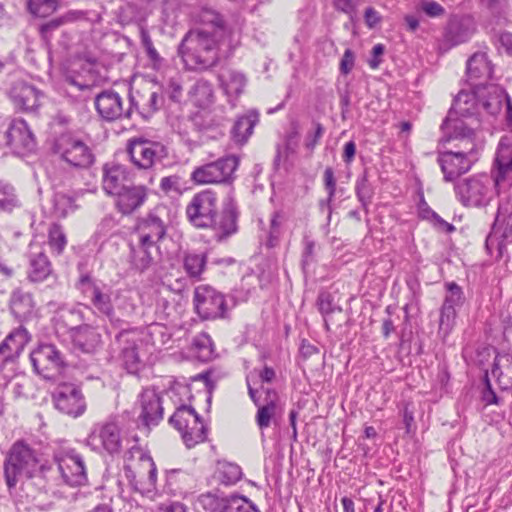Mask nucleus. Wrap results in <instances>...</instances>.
<instances>
[{
  "label": "nucleus",
  "mask_w": 512,
  "mask_h": 512,
  "mask_svg": "<svg viewBox=\"0 0 512 512\" xmlns=\"http://www.w3.org/2000/svg\"><path fill=\"white\" fill-rule=\"evenodd\" d=\"M201 27L190 29L177 48L184 68L204 72L215 67L222 55L227 56L234 44L232 31L223 16L210 7H202L196 15Z\"/></svg>",
  "instance_id": "obj_1"
},
{
  "label": "nucleus",
  "mask_w": 512,
  "mask_h": 512,
  "mask_svg": "<svg viewBox=\"0 0 512 512\" xmlns=\"http://www.w3.org/2000/svg\"><path fill=\"white\" fill-rule=\"evenodd\" d=\"M512 186V138L500 139L491 175L479 174L454 184L457 199L466 207H485L495 195L507 192Z\"/></svg>",
  "instance_id": "obj_2"
},
{
  "label": "nucleus",
  "mask_w": 512,
  "mask_h": 512,
  "mask_svg": "<svg viewBox=\"0 0 512 512\" xmlns=\"http://www.w3.org/2000/svg\"><path fill=\"white\" fill-rule=\"evenodd\" d=\"M53 467L43 462L40 454L24 440L15 441L3 462V475L10 494L17 485L27 498L35 499L38 493L46 492L52 482Z\"/></svg>",
  "instance_id": "obj_3"
},
{
  "label": "nucleus",
  "mask_w": 512,
  "mask_h": 512,
  "mask_svg": "<svg viewBox=\"0 0 512 512\" xmlns=\"http://www.w3.org/2000/svg\"><path fill=\"white\" fill-rule=\"evenodd\" d=\"M188 221L196 228H210L214 238L221 242L238 231L239 211L236 203L229 200L218 213V196L211 189L196 193L186 206Z\"/></svg>",
  "instance_id": "obj_4"
},
{
  "label": "nucleus",
  "mask_w": 512,
  "mask_h": 512,
  "mask_svg": "<svg viewBox=\"0 0 512 512\" xmlns=\"http://www.w3.org/2000/svg\"><path fill=\"white\" fill-rule=\"evenodd\" d=\"M474 85L476 89L473 92L461 91L458 93L449 113H452V118L463 119L476 130L480 125V120L474 116L481 114V111L490 117L498 116L508 93L503 87L496 84Z\"/></svg>",
  "instance_id": "obj_5"
},
{
  "label": "nucleus",
  "mask_w": 512,
  "mask_h": 512,
  "mask_svg": "<svg viewBox=\"0 0 512 512\" xmlns=\"http://www.w3.org/2000/svg\"><path fill=\"white\" fill-rule=\"evenodd\" d=\"M445 126L452 129V138H467V150H447L438 152L437 163L443 173L445 182L456 183V180L470 171L473 164L478 160L477 145L475 143V128L466 123L463 119L452 118L449 113L445 119Z\"/></svg>",
  "instance_id": "obj_6"
},
{
  "label": "nucleus",
  "mask_w": 512,
  "mask_h": 512,
  "mask_svg": "<svg viewBox=\"0 0 512 512\" xmlns=\"http://www.w3.org/2000/svg\"><path fill=\"white\" fill-rule=\"evenodd\" d=\"M79 284L83 287V293L89 297L95 310L105 316L112 326L122 328L126 322L125 318L134 313L135 305L126 298L120 299L121 303L116 305V311L114 301L119 299L118 296L108 285L94 281L90 274L81 275Z\"/></svg>",
  "instance_id": "obj_7"
},
{
  "label": "nucleus",
  "mask_w": 512,
  "mask_h": 512,
  "mask_svg": "<svg viewBox=\"0 0 512 512\" xmlns=\"http://www.w3.org/2000/svg\"><path fill=\"white\" fill-rule=\"evenodd\" d=\"M169 423L181 433L183 442L189 449L207 439V426L192 406H179L169 418Z\"/></svg>",
  "instance_id": "obj_8"
},
{
  "label": "nucleus",
  "mask_w": 512,
  "mask_h": 512,
  "mask_svg": "<svg viewBox=\"0 0 512 512\" xmlns=\"http://www.w3.org/2000/svg\"><path fill=\"white\" fill-rule=\"evenodd\" d=\"M52 150L54 154L73 167L88 168L94 162V154L90 147L71 133H62L57 136Z\"/></svg>",
  "instance_id": "obj_9"
},
{
  "label": "nucleus",
  "mask_w": 512,
  "mask_h": 512,
  "mask_svg": "<svg viewBox=\"0 0 512 512\" xmlns=\"http://www.w3.org/2000/svg\"><path fill=\"white\" fill-rule=\"evenodd\" d=\"M52 457L63 483L69 486H81L87 482L84 459L75 449L58 447L53 450Z\"/></svg>",
  "instance_id": "obj_10"
},
{
  "label": "nucleus",
  "mask_w": 512,
  "mask_h": 512,
  "mask_svg": "<svg viewBox=\"0 0 512 512\" xmlns=\"http://www.w3.org/2000/svg\"><path fill=\"white\" fill-rule=\"evenodd\" d=\"M126 150L132 164L143 170L151 169L168 156L165 145L143 137L129 139Z\"/></svg>",
  "instance_id": "obj_11"
},
{
  "label": "nucleus",
  "mask_w": 512,
  "mask_h": 512,
  "mask_svg": "<svg viewBox=\"0 0 512 512\" xmlns=\"http://www.w3.org/2000/svg\"><path fill=\"white\" fill-rule=\"evenodd\" d=\"M445 294L443 303L440 307V316L438 323V336L445 341L451 334L458 316V310L465 304L466 297L461 286L456 282H446L444 284Z\"/></svg>",
  "instance_id": "obj_12"
},
{
  "label": "nucleus",
  "mask_w": 512,
  "mask_h": 512,
  "mask_svg": "<svg viewBox=\"0 0 512 512\" xmlns=\"http://www.w3.org/2000/svg\"><path fill=\"white\" fill-rule=\"evenodd\" d=\"M238 165V157L227 155L196 167L191 173V180L196 184L230 183Z\"/></svg>",
  "instance_id": "obj_13"
},
{
  "label": "nucleus",
  "mask_w": 512,
  "mask_h": 512,
  "mask_svg": "<svg viewBox=\"0 0 512 512\" xmlns=\"http://www.w3.org/2000/svg\"><path fill=\"white\" fill-rule=\"evenodd\" d=\"M248 395L254 405L258 408L255 415L257 426L264 430L271 425L272 419L276 416L280 404V396L273 388L260 386L254 388L251 385L250 375L246 376Z\"/></svg>",
  "instance_id": "obj_14"
},
{
  "label": "nucleus",
  "mask_w": 512,
  "mask_h": 512,
  "mask_svg": "<svg viewBox=\"0 0 512 512\" xmlns=\"http://www.w3.org/2000/svg\"><path fill=\"white\" fill-rule=\"evenodd\" d=\"M195 312L202 320L225 318L227 303L224 294L208 285H200L194 290Z\"/></svg>",
  "instance_id": "obj_15"
},
{
  "label": "nucleus",
  "mask_w": 512,
  "mask_h": 512,
  "mask_svg": "<svg viewBox=\"0 0 512 512\" xmlns=\"http://www.w3.org/2000/svg\"><path fill=\"white\" fill-rule=\"evenodd\" d=\"M87 445L94 451L106 452L114 456L122 450L121 430L115 421L96 424L86 439Z\"/></svg>",
  "instance_id": "obj_16"
},
{
  "label": "nucleus",
  "mask_w": 512,
  "mask_h": 512,
  "mask_svg": "<svg viewBox=\"0 0 512 512\" xmlns=\"http://www.w3.org/2000/svg\"><path fill=\"white\" fill-rule=\"evenodd\" d=\"M34 370L46 379L54 378L66 366L63 353L53 344L39 345L31 354Z\"/></svg>",
  "instance_id": "obj_17"
},
{
  "label": "nucleus",
  "mask_w": 512,
  "mask_h": 512,
  "mask_svg": "<svg viewBox=\"0 0 512 512\" xmlns=\"http://www.w3.org/2000/svg\"><path fill=\"white\" fill-rule=\"evenodd\" d=\"M54 406L71 417H79L86 410L85 398L81 389L72 383L59 384L52 393Z\"/></svg>",
  "instance_id": "obj_18"
},
{
  "label": "nucleus",
  "mask_w": 512,
  "mask_h": 512,
  "mask_svg": "<svg viewBox=\"0 0 512 512\" xmlns=\"http://www.w3.org/2000/svg\"><path fill=\"white\" fill-rule=\"evenodd\" d=\"M95 108L99 116L107 122L130 119L132 107L130 101L124 106L122 97L114 90H104L95 97Z\"/></svg>",
  "instance_id": "obj_19"
},
{
  "label": "nucleus",
  "mask_w": 512,
  "mask_h": 512,
  "mask_svg": "<svg viewBox=\"0 0 512 512\" xmlns=\"http://www.w3.org/2000/svg\"><path fill=\"white\" fill-rule=\"evenodd\" d=\"M6 145L18 156H25L36 149V139L22 119H14L9 123L5 132Z\"/></svg>",
  "instance_id": "obj_20"
},
{
  "label": "nucleus",
  "mask_w": 512,
  "mask_h": 512,
  "mask_svg": "<svg viewBox=\"0 0 512 512\" xmlns=\"http://www.w3.org/2000/svg\"><path fill=\"white\" fill-rule=\"evenodd\" d=\"M141 423L150 428L156 426L163 419V406L161 397L154 388H145L139 396Z\"/></svg>",
  "instance_id": "obj_21"
},
{
  "label": "nucleus",
  "mask_w": 512,
  "mask_h": 512,
  "mask_svg": "<svg viewBox=\"0 0 512 512\" xmlns=\"http://www.w3.org/2000/svg\"><path fill=\"white\" fill-rule=\"evenodd\" d=\"M201 502L205 507L218 512H259L255 505L247 498L238 495L217 497L212 494L203 495Z\"/></svg>",
  "instance_id": "obj_22"
},
{
  "label": "nucleus",
  "mask_w": 512,
  "mask_h": 512,
  "mask_svg": "<svg viewBox=\"0 0 512 512\" xmlns=\"http://www.w3.org/2000/svg\"><path fill=\"white\" fill-rule=\"evenodd\" d=\"M164 207H156L138 224L139 239L143 243L157 244L166 234V225L162 219Z\"/></svg>",
  "instance_id": "obj_23"
},
{
  "label": "nucleus",
  "mask_w": 512,
  "mask_h": 512,
  "mask_svg": "<svg viewBox=\"0 0 512 512\" xmlns=\"http://www.w3.org/2000/svg\"><path fill=\"white\" fill-rule=\"evenodd\" d=\"M475 31L476 23L472 16H454L445 28L444 40L451 46H456L468 41Z\"/></svg>",
  "instance_id": "obj_24"
},
{
  "label": "nucleus",
  "mask_w": 512,
  "mask_h": 512,
  "mask_svg": "<svg viewBox=\"0 0 512 512\" xmlns=\"http://www.w3.org/2000/svg\"><path fill=\"white\" fill-rule=\"evenodd\" d=\"M31 336L24 327L13 330L0 344V368L14 362L29 342Z\"/></svg>",
  "instance_id": "obj_25"
},
{
  "label": "nucleus",
  "mask_w": 512,
  "mask_h": 512,
  "mask_svg": "<svg viewBox=\"0 0 512 512\" xmlns=\"http://www.w3.org/2000/svg\"><path fill=\"white\" fill-rule=\"evenodd\" d=\"M115 205L123 215L132 214L139 209L147 199V188L143 185L130 183L116 195Z\"/></svg>",
  "instance_id": "obj_26"
},
{
  "label": "nucleus",
  "mask_w": 512,
  "mask_h": 512,
  "mask_svg": "<svg viewBox=\"0 0 512 512\" xmlns=\"http://www.w3.org/2000/svg\"><path fill=\"white\" fill-rule=\"evenodd\" d=\"M9 95L13 103L23 111H35L40 106L42 93L25 81H16Z\"/></svg>",
  "instance_id": "obj_27"
},
{
  "label": "nucleus",
  "mask_w": 512,
  "mask_h": 512,
  "mask_svg": "<svg viewBox=\"0 0 512 512\" xmlns=\"http://www.w3.org/2000/svg\"><path fill=\"white\" fill-rule=\"evenodd\" d=\"M9 309L21 322L28 321L36 315V303L33 294L22 288L12 290L9 297Z\"/></svg>",
  "instance_id": "obj_28"
},
{
  "label": "nucleus",
  "mask_w": 512,
  "mask_h": 512,
  "mask_svg": "<svg viewBox=\"0 0 512 512\" xmlns=\"http://www.w3.org/2000/svg\"><path fill=\"white\" fill-rule=\"evenodd\" d=\"M131 182L127 167L120 164H105L103 166L102 186L104 191L115 196Z\"/></svg>",
  "instance_id": "obj_29"
},
{
  "label": "nucleus",
  "mask_w": 512,
  "mask_h": 512,
  "mask_svg": "<svg viewBox=\"0 0 512 512\" xmlns=\"http://www.w3.org/2000/svg\"><path fill=\"white\" fill-rule=\"evenodd\" d=\"M132 112L136 110L142 118H150L163 105V97L156 91L136 92L129 97Z\"/></svg>",
  "instance_id": "obj_30"
},
{
  "label": "nucleus",
  "mask_w": 512,
  "mask_h": 512,
  "mask_svg": "<svg viewBox=\"0 0 512 512\" xmlns=\"http://www.w3.org/2000/svg\"><path fill=\"white\" fill-rule=\"evenodd\" d=\"M73 343L85 353H93L101 345V335L97 329L89 324L70 328Z\"/></svg>",
  "instance_id": "obj_31"
},
{
  "label": "nucleus",
  "mask_w": 512,
  "mask_h": 512,
  "mask_svg": "<svg viewBox=\"0 0 512 512\" xmlns=\"http://www.w3.org/2000/svg\"><path fill=\"white\" fill-rule=\"evenodd\" d=\"M508 245L512 244V204L500 200L495 219L491 226Z\"/></svg>",
  "instance_id": "obj_32"
},
{
  "label": "nucleus",
  "mask_w": 512,
  "mask_h": 512,
  "mask_svg": "<svg viewBox=\"0 0 512 512\" xmlns=\"http://www.w3.org/2000/svg\"><path fill=\"white\" fill-rule=\"evenodd\" d=\"M258 121L259 114L254 110L248 111L246 114L239 116L231 129L232 140L238 145L245 144L252 135L254 127Z\"/></svg>",
  "instance_id": "obj_33"
},
{
  "label": "nucleus",
  "mask_w": 512,
  "mask_h": 512,
  "mask_svg": "<svg viewBox=\"0 0 512 512\" xmlns=\"http://www.w3.org/2000/svg\"><path fill=\"white\" fill-rule=\"evenodd\" d=\"M159 248L154 243H143L139 239L137 247L131 246V263L132 266L140 271L144 272L152 265L154 261V254H158Z\"/></svg>",
  "instance_id": "obj_34"
},
{
  "label": "nucleus",
  "mask_w": 512,
  "mask_h": 512,
  "mask_svg": "<svg viewBox=\"0 0 512 512\" xmlns=\"http://www.w3.org/2000/svg\"><path fill=\"white\" fill-rule=\"evenodd\" d=\"M491 375L503 390L512 387V356L497 354L494 358Z\"/></svg>",
  "instance_id": "obj_35"
},
{
  "label": "nucleus",
  "mask_w": 512,
  "mask_h": 512,
  "mask_svg": "<svg viewBox=\"0 0 512 512\" xmlns=\"http://www.w3.org/2000/svg\"><path fill=\"white\" fill-rule=\"evenodd\" d=\"M52 273V266L44 252L32 253L29 260L28 279L39 283L46 280Z\"/></svg>",
  "instance_id": "obj_36"
},
{
  "label": "nucleus",
  "mask_w": 512,
  "mask_h": 512,
  "mask_svg": "<svg viewBox=\"0 0 512 512\" xmlns=\"http://www.w3.org/2000/svg\"><path fill=\"white\" fill-rule=\"evenodd\" d=\"M493 69L487 55L482 52L474 53L467 61V75L471 80H488L492 77Z\"/></svg>",
  "instance_id": "obj_37"
},
{
  "label": "nucleus",
  "mask_w": 512,
  "mask_h": 512,
  "mask_svg": "<svg viewBox=\"0 0 512 512\" xmlns=\"http://www.w3.org/2000/svg\"><path fill=\"white\" fill-rule=\"evenodd\" d=\"M219 80L228 96L238 97L246 85L244 74L228 68L221 71Z\"/></svg>",
  "instance_id": "obj_38"
},
{
  "label": "nucleus",
  "mask_w": 512,
  "mask_h": 512,
  "mask_svg": "<svg viewBox=\"0 0 512 512\" xmlns=\"http://www.w3.org/2000/svg\"><path fill=\"white\" fill-rule=\"evenodd\" d=\"M125 338L126 345L121 349V356L128 371L134 372L140 364V357L137 351V345L134 339L129 338V333L124 330L116 336L117 341L121 342Z\"/></svg>",
  "instance_id": "obj_39"
},
{
  "label": "nucleus",
  "mask_w": 512,
  "mask_h": 512,
  "mask_svg": "<svg viewBox=\"0 0 512 512\" xmlns=\"http://www.w3.org/2000/svg\"><path fill=\"white\" fill-rule=\"evenodd\" d=\"M189 97L199 108L208 107L214 99L212 84L204 79L198 80L190 89Z\"/></svg>",
  "instance_id": "obj_40"
},
{
  "label": "nucleus",
  "mask_w": 512,
  "mask_h": 512,
  "mask_svg": "<svg viewBox=\"0 0 512 512\" xmlns=\"http://www.w3.org/2000/svg\"><path fill=\"white\" fill-rule=\"evenodd\" d=\"M191 351L195 357L202 362H208L214 358V344L210 335L201 332L193 337L191 343Z\"/></svg>",
  "instance_id": "obj_41"
},
{
  "label": "nucleus",
  "mask_w": 512,
  "mask_h": 512,
  "mask_svg": "<svg viewBox=\"0 0 512 512\" xmlns=\"http://www.w3.org/2000/svg\"><path fill=\"white\" fill-rule=\"evenodd\" d=\"M206 264L207 255L204 252H186L183 256V267L190 278L200 280Z\"/></svg>",
  "instance_id": "obj_42"
},
{
  "label": "nucleus",
  "mask_w": 512,
  "mask_h": 512,
  "mask_svg": "<svg viewBox=\"0 0 512 512\" xmlns=\"http://www.w3.org/2000/svg\"><path fill=\"white\" fill-rule=\"evenodd\" d=\"M286 222L285 214L282 211H274L270 217L269 230L265 240V246L269 249L279 245Z\"/></svg>",
  "instance_id": "obj_43"
},
{
  "label": "nucleus",
  "mask_w": 512,
  "mask_h": 512,
  "mask_svg": "<svg viewBox=\"0 0 512 512\" xmlns=\"http://www.w3.org/2000/svg\"><path fill=\"white\" fill-rule=\"evenodd\" d=\"M21 205L16 189L5 180H0V211L11 213Z\"/></svg>",
  "instance_id": "obj_44"
},
{
  "label": "nucleus",
  "mask_w": 512,
  "mask_h": 512,
  "mask_svg": "<svg viewBox=\"0 0 512 512\" xmlns=\"http://www.w3.org/2000/svg\"><path fill=\"white\" fill-rule=\"evenodd\" d=\"M298 145H293L284 141L283 144H277L276 155L274 157V167L279 169L281 164L289 169L294 166V160L296 158Z\"/></svg>",
  "instance_id": "obj_45"
},
{
  "label": "nucleus",
  "mask_w": 512,
  "mask_h": 512,
  "mask_svg": "<svg viewBox=\"0 0 512 512\" xmlns=\"http://www.w3.org/2000/svg\"><path fill=\"white\" fill-rule=\"evenodd\" d=\"M497 234V232L491 228L489 234L486 237L485 249L488 255L495 257L496 260H500L503 257L509 259L507 246L508 244Z\"/></svg>",
  "instance_id": "obj_46"
},
{
  "label": "nucleus",
  "mask_w": 512,
  "mask_h": 512,
  "mask_svg": "<svg viewBox=\"0 0 512 512\" xmlns=\"http://www.w3.org/2000/svg\"><path fill=\"white\" fill-rule=\"evenodd\" d=\"M141 45L154 70H160L164 64V58L160 56L153 45L149 32L145 28L140 29Z\"/></svg>",
  "instance_id": "obj_47"
},
{
  "label": "nucleus",
  "mask_w": 512,
  "mask_h": 512,
  "mask_svg": "<svg viewBox=\"0 0 512 512\" xmlns=\"http://www.w3.org/2000/svg\"><path fill=\"white\" fill-rule=\"evenodd\" d=\"M355 193L358 201L361 203L365 212H368V207L374 195V189L368 181L367 172H364L357 178L355 184Z\"/></svg>",
  "instance_id": "obj_48"
},
{
  "label": "nucleus",
  "mask_w": 512,
  "mask_h": 512,
  "mask_svg": "<svg viewBox=\"0 0 512 512\" xmlns=\"http://www.w3.org/2000/svg\"><path fill=\"white\" fill-rule=\"evenodd\" d=\"M54 214L59 218H65L77 209L75 197L66 193H56L54 196Z\"/></svg>",
  "instance_id": "obj_49"
},
{
  "label": "nucleus",
  "mask_w": 512,
  "mask_h": 512,
  "mask_svg": "<svg viewBox=\"0 0 512 512\" xmlns=\"http://www.w3.org/2000/svg\"><path fill=\"white\" fill-rule=\"evenodd\" d=\"M190 479V475L180 469L171 470L166 475L167 487L173 494L182 493Z\"/></svg>",
  "instance_id": "obj_50"
},
{
  "label": "nucleus",
  "mask_w": 512,
  "mask_h": 512,
  "mask_svg": "<svg viewBox=\"0 0 512 512\" xmlns=\"http://www.w3.org/2000/svg\"><path fill=\"white\" fill-rule=\"evenodd\" d=\"M59 0H29L28 10L37 17H47L58 8Z\"/></svg>",
  "instance_id": "obj_51"
},
{
  "label": "nucleus",
  "mask_w": 512,
  "mask_h": 512,
  "mask_svg": "<svg viewBox=\"0 0 512 512\" xmlns=\"http://www.w3.org/2000/svg\"><path fill=\"white\" fill-rule=\"evenodd\" d=\"M220 480L225 485H232L242 478V469L239 465L231 462L219 464Z\"/></svg>",
  "instance_id": "obj_52"
},
{
  "label": "nucleus",
  "mask_w": 512,
  "mask_h": 512,
  "mask_svg": "<svg viewBox=\"0 0 512 512\" xmlns=\"http://www.w3.org/2000/svg\"><path fill=\"white\" fill-rule=\"evenodd\" d=\"M48 244L51 250L57 255H60L64 251L67 245V239L63 228L59 224H53L50 227L48 233Z\"/></svg>",
  "instance_id": "obj_53"
},
{
  "label": "nucleus",
  "mask_w": 512,
  "mask_h": 512,
  "mask_svg": "<svg viewBox=\"0 0 512 512\" xmlns=\"http://www.w3.org/2000/svg\"><path fill=\"white\" fill-rule=\"evenodd\" d=\"M317 305L320 313L324 317V325L327 330H329V324L327 320V316L334 312L335 307L332 302V297L329 293L323 292L320 293L317 299Z\"/></svg>",
  "instance_id": "obj_54"
},
{
  "label": "nucleus",
  "mask_w": 512,
  "mask_h": 512,
  "mask_svg": "<svg viewBox=\"0 0 512 512\" xmlns=\"http://www.w3.org/2000/svg\"><path fill=\"white\" fill-rule=\"evenodd\" d=\"M479 2L495 15L498 21L502 19L501 16L505 13L507 7L506 0H479Z\"/></svg>",
  "instance_id": "obj_55"
},
{
  "label": "nucleus",
  "mask_w": 512,
  "mask_h": 512,
  "mask_svg": "<svg viewBox=\"0 0 512 512\" xmlns=\"http://www.w3.org/2000/svg\"><path fill=\"white\" fill-rule=\"evenodd\" d=\"M420 7L427 16L432 18L443 16L445 13V9L433 0H422Z\"/></svg>",
  "instance_id": "obj_56"
},
{
  "label": "nucleus",
  "mask_w": 512,
  "mask_h": 512,
  "mask_svg": "<svg viewBox=\"0 0 512 512\" xmlns=\"http://www.w3.org/2000/svg\"><path fill=\"white\" fill-rule=\"evenodd\" d=\"M355 53L347 48L340 60L339 70L342 75H348L355 66Z\"/></svg>",
  "instance_id": "obj_57"
},
{
  "label": "nucleus",
  "mask_w": 512,
  "mask_h": 512,
  "mask_svg": "<svg viewBox=\"0 0 512 512\" xmlns=\"http://www.w3.org/2000/svg\"><path fill=\"white\" fill-rule=\"evenodd\" d=\"M333 7L336 11L348 15L351 19L357 12V3L355 0H333Z\"/></svg>",
  "instance_id": "obj_58"
},
{
  "label": "nucleus",
  "mask_w": 512,
  "mask_h": 512,
  "mask_svg": "<svg viewBox=\"0 0 512 512\" xmlns=\"http://www.w3.org/2000/svg\"><path fill=\"white\" fill-rule=\"evenodd\" d=\"M323 133H324V128H323L322 124H320L318 122L315 123V130H314V132L307 133L306 139H305V147L310 152L314 151L316 145L318 144V142L322 138Z\"/></svg>",
  "instance_id": "obj_59"
},
{
  "label": "nucleus",
  "mask_w": 512,
  "mask_h": 512,
  "mask_svg": "<svg viewBox=\"0 0 512 512\" xmlns=\"http://www.w3.org/2000/svg\"><path fill=\"white\" fill-rule=\"evenodd\" d=\"M64 23V18H55L46 23H43L40 28V34L43 39L48 41L54 30L58 29Z\"/></svg>",
  "instance_id": "obj_60"
},
{
  "label": "nucleus",
  "mask_w": 512,
  "mask_h": 512,
  "mask_svg": "<svg viewBox=\"0 0 512 512\" xmlns=\"http://www.w3.org/2000/svg\"><path fill=\"white\" fill-rule=\"evenodd\" d=\"M324 187L327 194L330 196V200L334 199L336 193V179L334 171L331 167H326L323 175Z\"/></svg>",
  "instance_id": "obj_61"
},
{
  "label": "nucleus",
  "mask_w": 512,
  "mask_h": 512,
  "mask_svg": "<svg viewBox=\"0 0 512 512\" xmlns=\"http://www.w3.org/2000/svg\"><path fill=\"white\" fill-rule=\"evenodd\" d=\"M485 387L482 391V401L485 405L498 404L499 398L497 397L495 391L492 389L491 383L488 378V372L485 374L484 378Z\"/></svg>",
  "instance_id": "obj_62"
},
{
  "label": "nucleus",
  "mask_w": 512,
  "mask_h": 512,
  "mask_svg": "<svg viewBox=\"0 0 512 512\" xmlns=\"http://www.w3.org/2000/svg\"><path fill=\"white\" fill-rule=\"evenodd\" d=\"M180 177L177 175H171L163 177L160 182V188L165 193L177 192L180 189Z\"/></svg>",
  "instance_id": "obj_63"
},
{
  "label": "nucleus",
  "mask_w": 512,
  "mask_h": 512,
  "mask_svg": "<svg viewBox=\"0 0 512 512\" xmlns=\"http://www.w3.org/2000/svg\"><path fill=\"white\" fill-rule=\"evenodd\" d=\"M315 243L312 240H305L301 264L306 269L314 261Z\"/></svg>",
  "instance_id": "obj_64"
}]
</instances>
